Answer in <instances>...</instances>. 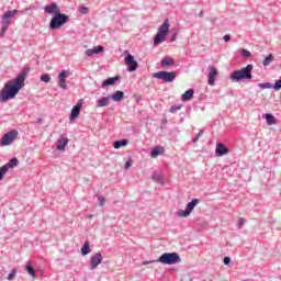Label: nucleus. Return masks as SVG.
<instances>
[{
	"label": "nucleus",
	"instance_id": "ddd939ff",
	"mask_svg": "<svg viewBox=\"0 0 281 281\" xmlns=\"http://www.w3.org/2000/svg\"><path fill=\"white\" fill-rule=\"evenodd\" d=\"M82 111V99H80L76 105L71 109L69 120L70 122H74L76 117L80 115V112Z\"/></svg>",
	"mask_w": 281,
	"mask_h": 281
},
{
	"label": "nucleus",
	"instance_id": "a18cd8bd",
	"mask_svg": "<svg viewBox=\"0 0 281 281\" xmlns=\"http://www.w3.org/2000/svg\"><path fill=\"white\" fill-rule=\"evenodd\" d=\"M175 41H177V33H172L170 37L171 43H175Z\"/></svg>",
	"mask_w": 281,
	"mask_h": 281
},
{
	"label": "nucleus",
	"instance_id": "4c0bfd02",
	"mask_svg": "<svg viewBox=\"0 0 281 281\" xmlns=\"http://www.w3.org/2000/svg\"><path fill=\"white\" fill-rule=\"evenodd\" d=\"M89 12V8H87V7H80L79 8V13L80 14H87Z\"/></svg>",
	"mask_w": 281,
	"mask_h": 281
},
{
	"label": "nucleus",
	"instance_id": "aec40b11",
	"mask_svg": "<svg viewBox=\"0 0 281 281\" xmlns=\"http://www.w3.org/2000/svg\"><path fill=\"white\" fill-rule=\"evenodd\" d=\"M69 144V138L63 137L57 142V150H65L67 145Z\"/></svg>",
	"mask_w": 281,
	"mask_h": 281
},
{
	"label": "nucleus",
	"instance_id": "09e8293b",
	"mask_svg": "<svg viewBox=\"0 0 281 281\" xmlns=\"http://www.w3.org/2000/svg\"><path fill=\"white\" fill-rule=\"evenodd\" d=\"M204 12L203 11H200V13L198 14V16L200 18V19H203V16H204Z\"/></svg>",
	"mask_w": 281,
	"mask_h": 281
},
{
	"label": "nucleus",
	"instance_id": "2eb2a0df",
	"mask_svg": "<svg viewBox=\"0 0 281 281\" xmlns=\"http://www.w3.org/2000/svg\"><path fill=\"white\" fill-rule=\"evenodd\" d=\"M19 166V159L16 157H13L12 159L9 160L2 168L4 169V172H8V170L12 168H16Z\"/></svg>",
	"mask_w": 281,
	"mask_h": 281
},
{
	"label": "nucleus",
	"instance_id": "6ab92c4d",
	"mask_svg": "<svg viewBox=\"0 0 281 281\" xmlns=\"http://www.w3.org/2000/svg\"><path fill=\"white\" fill-rule=\"evenodd\" d=\"M111 98L108 97H103L101 99L97 100V108L98 109H102L104 106H109V102H110Z\"/></svg>",
	"mask_w": 281,
	"mask_h": 281
},
{
	"label": "nucleus",
	"instance_id": "0eeeda50",
	"mask_svg": "<svg viewBox=\"0 0 281 281\" xmlns=\"http://www.w3.org/2000/svg\"><path fill=\"white\" fill-rule=\"evenodd\" d=\"M19 137V131L11 130L7 134H4L0 140V146H10Z\"/></svg>",
	"mask_w": 281,
	"mask_h": 281
},
{
	"label": "nucleus",
	"instance_id": "a211bd4d",
	"mask_svg": "<svg viewBox=\"0 0 281 281\" xmlns=\"http://www.w3.org/2000/svg\"><path fill=\"white\" fill-rule=\"evenodd\" d=\"M192 98H194V90H193V89L187 90V91L181 95L182 102H190V100H192Z\"/></svg>",
	"mask_w": 281,
	"mask_h": 281
},
{
	"label": "nucleus",
	"instance_id": "4be33fe9",
	"mask_svg": "<svg viewBox=\"0 0 281 281\" xmlns=\"http://www.w3.org/2000/svg\"><path fill=\"white\" fill-rule=\"evenodd\" d=\"M175 65V59L172 57H165L161 60V67H172Z\"/></svg>",
	"mask_w": 281,
	"mask_h": 281
},
{
	"label": "nucleus",
	"instance_id": "423d86ee",
	"mask_svg": "<svg viewBox=\"0 0 281 281\" xmlns=\"http://www.w3.org/2000/svg\"><path fill=\"white\" fill-rule=\"evenodd\" d=\"M153 78L162 80V82H175L177 78V72L162 70V71L154 72Z\"/></svg>",
	"mask_w": 281,
	"mask_h": 281
},
{
	"label": "nucleus",
	"instance_id": "49530a36",
	"mask_svg": "<svg viewBox=\"0 0 281 281\" xmlns=\"http://www.w3.org/2000/svg\"><path fill=\"white\" fill-rule=\"evenodd\" d=\"M224 41L225 43H229V41H232V36L231 35H224Z\"/></svg>",
	"mask_w": 281,
	"mask_h": 281
},
{
	"label": "nucleus",
	"instance_id": "bb28decb",
	"mask_svg": "<svg viewBox=\"0 0 281 281\" xmlns=\"http://www.w3.org/2000/svg\"><path fill=\"white\" fill-rule=\"evenodd\" d=\"M271 63H273V54L268 55L263 59L262 65H263V67H269L271 65Z\"/></svg>",
	"mask_w": 281,
	"mask_h": 281
},
{
	"label": "nucleus",
	"instance_id": "c756f323",
	"mask_svg": "<svg viewBox=\"0 0 281 281\" xmlns=\"http://www.w3.org/2000/svg\"><path fill=\"white\" fill-rule=\"evenodd\" d=\"M69 76V70H61L58 75V80H66V78Z\"/></svg>",
	"mask_w": 281,
	"mask_h": 281
},
{
	"label": "nucleus",
	"instance_id": "dca6fc26",
	"mask_svg": "<svg viewBox=\"0 0 281 281\" xmlns=\"http://www.w3.org/2000/svg\"><path fill=\"white\" fill-rule=\"evenodd\" d=\"M119 80H120V76L110 77V78L103 80L102 88H104V87H113V85H115V82H117Z\"/></svg>",
	"mask_w": 281,
	"mask_h": 281
},
{
	"label": "nucleus",
	"instance_id": "5701e85b",
	"mask_svg": "<svg viewBox=\"0 0 281 281\" xmlns=\"http://www.w3.org/2000/svg\"><path fill=\"white\" fill-rule=\"evenodd\" d=\"M265 120L268 126H272V124H276V116H273V114L271 113L265 114Z\"/></svg>",
	"mask_w": 281,
	"mask_h": 281
},
{
	"label": "nucleus",
	"instance_id": "7c9ffc66",
	"mask_svg": "<svg viewBox=\"0 0 281 281\" xmlns=\"http://www.w3.org/2000/svg\"><path fill=\"white\" fill-rule=\"evenodd\" d=\"M58 87L65 91L67 89V80L66 79H59Z\"/></svg>",
	"mask_w": 281,
	"mask_h": 281
},
{
	"label": "nucleus",
	"instance_id": "603ef678",
	"mask_svg": "<svg viewBox=\"0 0 281 281\" xmlns=\"http://www.w3.org/2000/svg\"><path fill=\"white\" fill-rule=\"evenodd\" d=\"M88 218H93V215H88Z\"/></svg>",
	"mask_w": 281,
	"mask_h": 281
},
{
	"label": "nucleus",
	"instance_id": "f03ea898",
	"mask_svg": "<svg viewBox=\"0 0 281 281\" xmlns=\"http://www.w3.org/2000/svg\"><path fill=\"white\" fill-rule=\"evenodd\" d=\"M44 12H46V14H53L49 22L50 30H60L65 23H69V15L61 13L60 7L55 2L44 7Z\"/></svg>",
	"mask_w": 281,
	"mask_h": 281
},
{
	"label": "nucleus",
	"instance_id": "a19ab883",
	"mask_svg": "<svg viewBox=\"0 0 281 281\" xmlns=\"http://www.w3.org/2000/svg\"><path fill=\"white\" fill-rule=\"evenodd\" d=\"M243 225H245V218L240 217L238 223H237V227L238 229H241L243 228Z\"/></svg>",
	"mask_w": 281,
	"mask_h": 281
},
{
	"label": "nucleus",
	"instance_id": "1a4fd4ad",
	"mask_svg": "<svg viewBox=\"0 0 281 281\" xmlns=\"http://www.w3.org/2000/svg\"><path fill=\"white\" fill-rule=\"evenodd\" d=\"M125 54H127L125 56V65L127 66V71L130 72L137 71V67H139V63L135 60V57L131 53H128V50H125Z\"/></svg>",
	"mask_w": 281,
	"mask_h": 281
},
{
	"label": "nucleus",
	"instance_id": "58836bf2",
	"mask_svg": "<svg viewBox=\"0 0 281 281\" xmlns=\"http://www.w3.org/2000/svg\"><path fill=\"white\" fill-rule=\"evenodd\" d=\"M157 262H159V261H157V259L156 260H145V261H143V266H146V265H156Z\"/></svg>",
	"mask_w": 281,
	"mask_h": 281
},
{
	"label": "nucleus",
	"instance_id": "f257e3e1",
	"mask_svg": "<svg viewBox=\"0 0 281 281\" xmlns=\"http://www.w3.org/2000/svg\"><path fill=\"white\" fill-rule=\"evenodd\" d=\"M30 74V68H23L15 79L8 81L0 91V102L3 104L8 100H14L19 91L25 87V78Z\"/></svg>",
	"mask_w": 281,
	"mask_h": 281
},
{
	"label": "nucleus",
	"instance_id": "f704fd0d",
	"mask_svg": "<svg viewBox=\"0 0 281 281\" xmlns=\"http://www.w3.org/2000/svg\"><path fill=\"white\" fill-rule=\"evenodd\" d=\"M241 56L243 58H251V52L247 49H241Z\"/></svg>",
	"mask_w": 281,
	"mask_h": 281
},
{
	"label": "nucleus",
	"instance_id": "9b49d317",
	"mask_svg": "<svg viewBox=\"0 0 281 281\" xmlns=\"http://www.w3.org/2000/svg\"><path fill=\"white\" fill-rule=\"evenodd\" d=\"M16 14H19V11L15 9L11 11H7L2 15V20H1L2 25H5L7 27H9L10 23H12V16H16Z\"/></svg>",
	"mask_w": 281,
	"mask_h": 281
},
{
	"label": "nucleus",
	"instance_id": "b1692460",
	"mask_svg": "<svg viewBox=\"0 0 281 281\" xmlns=\"http://www.w3.org/2000/svg\"><path fill=\"white\" fill-rule=\"evenodd\" d=\"M91 254V247L89 246V241H85L83 246L81 247V255L89 256Z\"/></svg>",
	"mask_w": 281,
	"mask_h": 281
},
{
	"label": "nucleus",
	"instance_id": "37998d69",
	"mask_svg": "<svg viewBox=\"0 0 281 281\" xmlns=\"http://www.w3.org/2000/svg\"><path fill=\"white\" fill-rule=\"evenodd\" d=\"M93 54H95V53L93 52V48L86 50V56H88L89 58H91V56H93Z\"/></svg>",
	"mask_w": 281,
	"mask_h": 281
},
{
	"label": "nucleus",
	"instance_id": "8fccbe9b",
	"mask_svg": "<svg viewBox=\"0 0 281 281\" xmlns=\"http://www.w3.org/2000/svg\"><path fill=\"white\" fill-rule=\"evenodd\" d=\"M41 123H43V117L37 119V124H41Z\"/></svg>",
	"mask_w": 281,
	"mask_h": 281
},
{
	"label": "nucleus",
	"instance_id": "ea45409f",
	"mask_svg": "<svg viewBox=\"0 0 281 281\" xmlns=\"http://www.w3.org/2000/svg\"><path fill=\"white\" fill-rule=\"evenodd\" d=\"M5 173H7V171L3 169V167H0V181H3Z\"/></svg>",
	"mask_w": 281,
	"mask_h": 281
},
{
	"label": "nucleus",
	"instance_id": "e433bc0d",
	"mask_svg": "<svg viewBox=\"0 0 281 281\" xmlns=\"http://www.w3.org/2000/svg\"><path fill=\"white\" fill-rule=\"evenodd\" d=\"M5 32H8V26L2 24L1 31H0V37L5 36Z\"/></svg>",
	"mask_w": 281,
	"mask_h": 281
},
{
	"label": "nucleus",
	"instance_id": "a878e982",
	"mask_svg": "<svg viewBox=\"0 0 281 281\" xmlns=\"http://www.w3.org/2000/svg\"><path fill=\"white\" fill-rule=\"evenodd\" d=\"M159 155H161V147H154L150 151V157H153V159L159 157Z\"/></svg>",
	"mask_w": 281,
	"mask_h": 281
},
{
	"label": "nucleus",
	"instance_id": "f3484780",
	"mask_svg": "<svg viewBox=\"0 0 281 281\" xmlns=\"http://www.w3.org/2000/svg\"><path fill=\"white\" fill-rule=\"evenodd\" d=\"M110 100H113V102H120L122 100H124V92L117 90L115 93L113 94H109Z\"/></svg>",
	"mask_w": 281,
	"mask_h": 281
},
{
	"label": "nucleus",
	"instance_id": "3c124183",
	"mask_svg": "<svg viewBox=\"0 0 281 281\" xmlns=\"http://www.w3.org/2000/svg\"><path fill=\"white\" fill-rule=\"evenodd\" d=\"M196 142H199V137L195 136V137L193 138V144H196Z\"/></svg>",
	"mask_w": 281,
	"mask_h": 281
},
{
	"label": "nucleus",
	"instance_id": "412c9836",
	"mask_svg": "<svg viewBox=\"0 0 281 281\" xmlns=\"http://www.w3.org/2000/svg\"><path fill=\"white\" fill-rule=\"evenodd\" d=\"M124 146H128V139H126V138L115 140L113 143V147L115 148V150H117L120 148H124Z\"/></svg>",
	"mask_w": 281,
	"mask_h": 281
},
{
	"label": "nucleus",
	"instance_id": "f8f14e48",
	"mask_svg": "<svg viewBox=\"0 0 281 281\" xmlns=\"http://www.w3.org/2000/svg\"><path fill=\"white\" fill-rule=\"evenodd\" d=\"M99 265H102V254L101 252H97L91 256L90 270L93 271L94 269H98Z\"/></svg>",
	"mask_w": 281,
	"mask_h": 281
},
{
	"label": "nucleus",
	"instance_id": "473e14b6",
	"mask_svg": "<svg viewBox=\"0 0 281 281\" xmlns=\"http://www.w3.org/2000/svg\"><path fill=\"white\" fill-rule=\"evenodd\" d=\"M14 278H16V269L11 270V272L7 277V280L12 281Z\"/></svg>",
	"mask_w": 281,
	"mask_h": 281
},
{
	"label": "nucleus",
	"instance_id": "9d476101",
	"mask_svg": "<svg viewBox=\"0 0 281 281\" xmlns=\"http://www.w3.org/2000/svg\"><path fill=\"white\" fill-rule=\"evenodd\" d=\"M207 69V85H210V87H214V85H216V76H218V69H216L214 66H209Z\"/></svg>",
	"mask_w": 281,
	"mask_h": 281
},
{
	"label": "nucleus",
	"instance_id": "6e6552de",
	"mask_svg": "<svg viewBox=\"0 0 281 281\" xmlns=\"http://www.w3.org/2000/svg\"><path fill=\"white\" fill-rule=\"evenodd\" d=\"M199 203H201L200 199H193L191 202H189L187 204V207L184 211L178 212V216H180V218H188V216H190V214H192V211L194 210V207L196 205H199Z\"/></svg>",
	"mask_w": 281,
	"mask_h": 281
},
{
	"label": "nucleus",
	"instance_id": "393cba45",
	"mask_svg": "<svg viewBox=\"0 0 281 281\" xmlns=\"http://www.w3.org/2000/svg\"><path fill=\"white\" fill-rule=\"evenodd\" d=\"M25 271H27V273L31 274L32 278L36 276V270H34V267H32V262L30 261H27L26 263Z\"/></svg>",
	"mask_w": 281,
	"mask_h": 281
},
{
	"label": "nucleus",
	"instance_id": "c85d7f7f",
	"mask_svg": "<svg viewBox=\"0 0 281 281\" xmlns=\"http://www.w3.org/2000/svg\"><path fill=\"white\" fill-rule=\"evenodd\" d=\"M182 106H183V104L178 103V104L171 105L170 109H169V111H170L171 113H177V111H181V108H182Z\"/></svg>",
	"mask_w": 281,
	"mask_h": 281
},
{
	"label": "nucleus",
	"instance_id": "c9c22d12",
	"mask_svg": "<svg viewBox=\"0 0 281 281\" xmlns=\"http://www.w3.org/2000/svg\"><path fill=\"white\" fill-rule=\"evenodd\" d=\"M97 199H99L100 207L104 206V203H106V199H104V196L101 195H97Z\"/></svg>",
	"mask_w": 281,
	"mask_h": 281
},
{
	"label": "nucleus",
	"instance_id": "79ce46f5",
	"mask_svg": "<svg viewBox=\"0 0 281 281\" xmlns=\"http://www.w3.org/2000/svg\"><path fill=\"white\" fill-rule=\"evenodd\" d=\"M133 164V160L131 158L127 159V161L125 162V170H128V168H131Z\"/></svg>",
	"mask_w": 281,
	"mask_h": 281
},
{
	"label": "nucleus",
	"instance_id": "20e7f679",
	"mask_svg": "<svg viewBox=\"0 0 281 281\" xmlns=\"http://www.w3.org/2000/svg\"><path fill=\"white\" fill-rule=\"evenodd\" d=\"M169 33H170V20L166 19L164 23L160 25V27L158 29L156 36L154 37V45L157 46L164 43V41H166V36H168Z\"/></svg>",
	"mask_w": 281,
	"mask_h": 281
},
{
	"label": "nucleus",
	"instance_id": "7ed1b4c3",
	"mask_svg": "<svg viewBox=\"0 0 281 281\" xmlns=\"http://www.w3.org/2000/svg\"><path fill=\"white\" fill-rule=\"evenodd\" d=\"M251 71H254V65L248 64L241 69L234 70L229 76V80L231 82H245V80H251V78H254Z\"/></svg>",
	"mask_w": 281,
	"mask_h": 281
},
{
	"label": "nucleus",
	"instance_id": "4468645a",
	"mask_svg": "<svg viewBox=\"0 0 281 281\" xmlns=\"http://www.w3.org/2000/svg\"><path fill=\"white\" fill-rule=\"evenodd\" d=\"M229 153V149L224 145L218 143L215 148V155L216 157H223L224 155H227Z\"/></svg>",
	"mask_w": 281,
	"mask_h": 281
},
{
	"label": "nucleus",
	"instance_id": "de8ad7c7",
	"mask_svg": "<svg viewBox=\"0 0 281 281\" xmlns=\"http://www.w3.org/2000/svg\"><path fill=\"white\" fill-rule=\"evenodd\" d=\"M203 136V131L201 130L195 137H198V139H201V137Z\"/></svg>",
	"mask_w": 281,
	"mask_h": 281
},
{
	"label": "nucleus",
	"instance_id": "72a5a7b5",
	"mask_svg": "<svg viewBox=\"0 0 281 281\" xmlns=\"http://www.w3.org/2000/svg\"><path fill=\"white\" fill-rule=\"evenodd\" d=\"M92 49L94 54H102V52H104V46H94Z\"/></svg>",
	"mask_w": 281,
	"mask_h": 281
},
{
	"label": "nucleus",
	"instance_id": "cd10ccee",
	"mask_svg": "<svg viewBox=\"0 0 281 281\" xmlns=\"http://www.w3.org/2000/svg\"><path fill=\"white\" fill-rule=\"evenodd\" d=\"M151 179L156 181V183H164V176H161L160 173H153Z\"/></svg>",
	"mask_w": 281,
	"mask_h": 281
},
{
	"label": "nucleus",
	"instance_id": "39448f33",
	"mask_svg": "<svg viewBox=\"0 0 281 281\" xmlns=\"http://www.w3.org/2000/svg\"><path fill=\"white\" fill-rule=\"evenodd\" d=\"M157 262L161 265H179L181 257L177 252H165L157 259Z\"/></svg>",
	"mask_w": 281,
	"mask_h": 281
},
{
	"label": "nucleus",
	"instance_id": "2f4dec72",
	"mask_svg": "<svg viewBox=\"0 0 281 281\" xmlns=\"http://www.w3.org/2000/svg\"><path fill=\"white\" fill-rule=\"evenodd\" d=\"M41 81L42 82H50L52 81V77L47 74H44L41 76Z\"/></svg>",
	"mask_w": 281,
	"mask_h": 281
},
{
	"label": "nucleus",
	"instance_id": "c03bdc74",
	"mask_svg": "<svg viewBox=\"0 0 281 281\" xmlns=\"http://www.w3.org/2000/svg\"><path fill=\"white\" fill-rule=\"evenodd\" d=\"M229 262H232V258L224 257V265L227 266V265H229Z\"/></svg>",
	"mask_w": 281,
	"mask_h": 281
}]
</instances>
